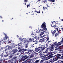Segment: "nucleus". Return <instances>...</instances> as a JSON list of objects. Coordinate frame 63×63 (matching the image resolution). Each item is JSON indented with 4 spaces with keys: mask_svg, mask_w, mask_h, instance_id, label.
Wrapping results in <instances>:
<instances>
[{
    "mask_svg": "<svg viewBox=\"0 0 63 63\" xmlns=\"http://www.w3.org/2000/svg\"><path fill=\"white\" fill-rule=\"evenodd\" d=\"M62 41L58 42L57 43V42H54L53 44L54 45H53L52 44L50 45V46L51 47L50 48V50L51 51H53V48H54V47L55 46H56V47H59V46L61 45L62 44H63V37L62 39Z\"/></svg>",
    "mask_w": 63,
    "mask_h": 63,
    "instance_id": "obj_1",
    "label": "nucleus"
},
{
    "mask_svg": "<svg viewBox=\"0 0 63 63\" xmlns=\"http://www.w3.org/2000/svg\"><path fill=\"white\" fill-rule=\"evenodd\" d=\"M41 27V28H43V31L47 30V28H46V24L45 22H44V23L42 24Z\"/></svg>",
    "mask_w": 63,
    "mask_h": 63,
    "instance_id": "obj_2",
    "label": "nucleus"
},
{
    "mask_svg": "<svg viewBox=\"0 0 63 63\" xmlns=\"http://www.w3.org/2000/svg\"><path fill=\"white\" fill-rule=\"evenodd\" d=\"M46 47H45V45H42L41 46V47H42V49H41V50L39 51V52L40 53V52H41V51H42L43 50H44V49H46V48H47V47H48V45L46 44Z\"/></svg>",
    "mask_w": 63,
    "mask_h": 63,
    "instance_id": "obj_3",
    "label": "nucleus"
},
{
    "mask_svg": "<svg viewBox=\"0 0 63 63\" xmlns=\"http://www.w3.org/2000/svg\"><path fill=\"white\" fill-rule=\"evenodd\" d=\"M56 31L54 30L53 32H52V31H51V33H52V36H54L55 35L54 37H56V38L58 36V35H59V33H56L55 34V33H56Z\"/></svg>",
    "mask_w": 63,
    "mask_h": 63,
    "instance_id": "obj_4",
    "label": "nucleus"
},
{
    "mask_svg": "<svg viewBox=\"0 0 63 63\" xmlns=\"http://www.w3.org/2000/svg\"><path fill=\"white\" fill-rule=\"evenodd\" d=\"M20 44H21V43H19L18 44L16 45V51H17L18 50H19L20 49V47H19V46H20L21 45H20Z\"/></svg>",
    "mask_w": 63,
    "mask_h": 63,
    "instance_id": "obj_5",
    "label": "nucleus"
},
{
    "mask_svg": "<svg viewBox=\"0 0 63 63\" xmlns=\"http://www.w3.org/2000/svg\"><path fill=\"white\" fill-rule=\"evenodd\" d=\"M44 61V60H42V58L41 59L39 60H36L35 61V63H42Z\"/></svg>",
    "mask_w": 63,
    "mask_h": 63,
    "instance_id": "obj_6",
    "label": "nucleus"
},
{
    "mask_svg": "<svg viewBox=\"0 0 63 63\" xmlns=\"http://www.w3.org/2000/svg\"><path fill=\"white\" fill-rule=\"evenodd\" d=\"M42 47L41 46V47H39L38 48H36L35 49V51H36V52H38L41 49H42Z\"/></svg>",
    "mask_w": 63,
    "mask_h": 63,
    "instance_id": "obj_7",
    "label": "nucleus"
},
{
    "mask_svg": "<svg viewBox=\"0 0 63 63\" xmlns=\"http://www.w3.org/2000/svg\"><path fill=\"white\" fill-rule=\"evenodd\" d=\"M32 42V39L31 38H30L29 39L25 41V42H24V44L25 43H29V42Z\"/></svg>",
    "mask_w": 63,
    "mask_h": 63,
    "instance_id": "obj_8",
    "label": "nucleus"
},
{
    "mask_svg": "<svg viewBox=\"0 0 63 63\" xmlns=\"http://www.w3.org/2000/svg\"><path fill=\"white\" fill-rule=\"evenodd\" d=\"M45 38H44L42 39H40L39 40V43L40 42L41 43H43L45 41Z\"/></svg>",
    "mask_w": 63,
    "mask_h": 63,
    "instance_id": "obj_9",
    "label": "nucleus"
},
{
    "mask_svg": "<svg viewBox=\"0 0 63 63\" xmlns=\"http://www.w3.org/2000/svg\"><path fill=\"white\" fill-rule=\"evenodd\" d=\"M49 49V48H48L46 49V50L45 51V52H43V53H47L48 52V49Z\"/></svg>",
    "mask_w": 63,
    "mask_h": 63,
    "instance_id": "obj_10",
    "label": "nucleus"
},
{
    "mask_svg": "<svg viewBox=\"0 0 63 63\" xmlns=\"http://www.w3.org/2000/svg\"><path fill=\"white\" fill-rule=\"evenodd\" d=\"M39 55L40 56V57H44V55L43 53H40L39 54Z\"/></svg>",
    "mask_w": 63,
    "mask_h": 63,
    "instance_id": "obj_11",
    "label": "nucleus"
},
{
    "mask_svg": "<svg viewBox=\"0 0 63 63\" xmlns=\"http://www.w3.org/2000/svg\"><path fill=\"white\" fill-rule=\"evenodd\" d=\"M59 25H58L57 23L55 24V25L53 26L54 28H55V27H56L57 26H58Z\"/></svg>",
    "mask_w": 63,
    "mask_h": 63,
    "instance_id": "obj_12",
    "label": "nucleus"
},
{
    "mask_svg": "<svg viewBox=\"0 0 63 63\" xmlns=\"http://www.w3.org/2000/svg\"><path fill=\"white\" fill-rule=\"evenodd\" d=\"M42 31H41L40 32V34H41L40 35V36H42V35H43V34H44V33H45V32H44H44H42Z\"/></svg>",
    "mask_w": 63,
    "mask_h": 63,
    "instance_id": "obj_13",
    "label": "nucleus"
},
{
    "mask_svg": "<svg viewBox=\"0 0 63 63\" xmlns=\"http://www.w3.org/2000/svg\"><path fill=\"white\" fill-rule=\"evenodd\" d=\"M30 48H29V51H30V52H34V50H33V49L32 50L31 49H30Z\"/></svg>",
    "mask_w": 63,
    "mask_h": 63,
    "instance_id": "obj_14",
    "label": "nucleus"
},
{
    "mask_svg": "<svg viewBox=\"0 0 63 63\" xmlns=\"http://www.w3.org/2000/svg\"><path fill=\"white\" fill-rule=\"evenodd\" d=\"M44 31V30H42V29H40V30L39 31H37L36 32V33H39V32H40L41 31Z\"/></svg>",
    "mask_w": 63,
    "mask_h": 63,
    "instance_id": "obj_15",
    "label": "nucleus"
},
{
    "mask_svg": "<svg viewBox=\"0 0 63 63\" xmlns=\"http://www.w3.org/2000/svg\"><path fill=\"white\" fill-rule=\"evenodd\" d=\"M25 48H26V49H27L28 48V44H27H27H26L25 45Z\"/></svg>",
    "mask_w": 63,
    "mask_h": 63,
    "instance_id": "obj_16",
    "label": "nucleus"
},
{
    "mask_svg": "<svg viewBox=\"0 0 63 63\" xmlns=\"http://www.w3.org/2000/svg\"><path fill=\"white\" fill-rule=\"evenodd\" d=\"M24 49L22 51V54H23L24 53V52L25 51H26V50H27V49Z\"/></svg>",
    "mask_w": 63,
    "mask_h": 63,
    "instance_id": "obj_17",
    "label": "nucleus"
},
{
    "mask_svg": "<svg viewBox=\"0 0 63 63\" xmlns=\"http://www.w3.org/2000/svg\"><path fill=\"white\" fill-rule=\"evenodd\" d=\"M24 49L22 51V54H23L24 53V52L25 51H26V50H27V49Z\"/></svg>",
    "mask_w": 63,
    "mask_h": 63,
    "instance_id": "obj_18",
    "label": "nucleus"
},
{
    "mask_svg": "<svg viewBox=\"0 0 63 63\" xmlns=\"http://www.w3.org/2000/svg\"><path fill=\"white\" fill-rule=\"evenodd\" d=\"M28 0H24V2H25L24 4L25 5H26V3H27V2H28Z\"/></svg>",
    "mask_w": 63,
    "mask_h": 63,
    "instance_id": "obj_19",
    "label": "nucleus"
},
{
    "mask_svg": "<svg viewBox=\"0 0 63 63\" xmlns=\"http://www.w3.org/2000/svg\"><path fill=\"white\" fill-rule=\"evenodd\" d=\"M13 53H12L13 54H14L15 52H16V49H14L13 50Z\"/></svg>",
    "mask_w": 63,
    "mask_h": 63,
    "instance_id": "obj_20",
    "label": "nucleus"
},
{
    "mask_svg": "<svg viewBox=\"0 0 63 63\" xmlns=\"http://www.w3.org/2000/svg\"><path fill=\"white\" fill-rule=\"evenodd\" d=\"M35 12H36H36L37 13V14H40V10H39L38 12L36 10H35Z\"/></svg>",
    "mask_w": 63,
    "mask_h": 63,
    "instance_id": "obj_21",
    "label": "nucleus"
},
{
    "mask_svg": "<svg viewBox=\"0 0 63 63\" xmlns=\"http://www.w3.org/2000/svg\"><path fill=\"white\" fill-rule=\"evenodd\" d=\"M6 55H4V57H7V56H8V52H6Z\"/></svg>",
    "mask_w": 63,
    "mask_h": 63,
    "instance_id": "obj_22",
    "label": "nucleus"
},
{
    "mask_svg": "<svg viewBox=\"0 0 63 63\" xmlns=\"http://www.w3.org/2000/svg\"><path fill=\"white\" fill-rule=\"evenodd\" d=\"M4 35H5V38L6 39H7V38H9L8 36H7V34H5Z\"/></svg>",
    "mask_w": 63,
    "mask_h": 63,
    "instance_id": "obj_23",
    "label": "nucleus"
},
{
    "mask_svg": "<svg viewBox=\"0 0 63 63\" xmlns=\"http://www.w3.org/2000/svg\"><path fill=\"white\" fill-rule=\"evenodd\" d=\"M19 40L20 41H21V42H24V41H25V40L24 39H19Z\"/></svg>",
    "mask_w": 63,
    "mask_h": 63,
    "instance_id": "obj_24",
    "label": "nucleus"
},
{
    "mask_svg": "<svg viewBox=\"0 0 63 63\" xmlns=\"http://www.w3.org/2000/svg\"><path fill=\"white\" fill-rule=\"evenodd\" d=\"M47 9V7H46L45 6L43 7V10H46Z\"/></svg>",
    "mask_w": 63,
    "mask_h": 63,
    "instance_id": "obj_25",
    "label": "nucleus"
},
{
    "mask_svg": "<svg viewBox=\"0 0 63 63\" xmlns=\"http://www.w3.org/2000/svg\"><path fill=\"white\" fill-rule=\"evenodd\" d=\"M4 41H3V40H1V41H0V43H2V44L4 43Z\"/></svg>",
    "mask_w": 63,
    "mask_h": 63,
    "instance_id": "obj_26",
    "label": "nucleus"
},
{
    "mask_svg": "<svg viewBox=\"0 0 63 63\" xmlns=\"http://www.w3.org/2000/svg\"><path fill=\"white\" fill-rule=\"evenodd\" d=\"M56 23L57 24H58L59 25V24H60V22L59 21L58 22V21H57L56 22Z\"/></svg>",
    "mask_w": 63,
    "mask_h": 63,
    "instance_id": "obj_27",
    "label": "nucleus"
},
{
    "mask_svg": "<svg viewBox=\"0 0 63 63\" xmlns=\"http://www.w3.org/2000/svg\"><path fill=\"white\" fill-rule=\"evenodd\" d=\"M31 57H33L34 56V54H32L31 55Z\"/></svg>",
    "mask_w": 63,
    "mask_h": 63,
    "instance_id": "obj_28",
    "label": "nucleus"
},
{
    "mask_svg": "<svg viewBox=\"0 0 63 63\" xmlns=\"http://www.w3.org/2000/svg\"><path fill=\"white\" fill-rule=\"evenodd\" d=\"M8 47V48H7V49H9L10 48V46H6V47Z\"/></svg>",
    "mask_w": 63,
    "mask_h": 63,
    "instance_id": "obj_29",
    "label": "nucleus"
},
{
    "mask_svg": "<svg viewBox=\"0 0 63 63\" xmlns=\"http://www.w3.org/2000/svg\"><path fill=\"white\" fill-rule=\"evenodd\" d=\"M33 43H34V44L35 45V44H37V42H36V41H33L32 42Z\"/></svg>",
    "mask_w": 63,
    "mask_h": 63,
    "instance_id": "obj_30",
    "label": "nucleus"
},
{
    "mask_svg": "<svg viewBox=\"0 0 63 63\" xmlns=\"http://www.w3.org/2000/svg\"><path fill=\"white\" fill-rule=\"evenodd\" d=\"M29 53V51L28 52H25V54H28Z\"/></svg>",
    "mask_w": 63,
    "mask_h": 63,
    "instance_id": "obj_31",
    "label": "nucleus"
},
{
    "mask_svg": "<svg viewBox=\"0 0 63 63\" xmlns=\"http://www.w3.org/2000/svg\"><path fill=\"white\" fill-rule=\"evenodd\" d=\"M21 48H20V49H19V50L18 51H19V52H20L21 51H22L23 49H21Z\"/></svg>",
    "mask_w": 63,
    "mask_h": 63,
    "instance_id": "obj_32",
    "label": "nucleus"
},
{
    "mask_svg": "<svg viewBox=\"0 0 63 63\" xmlns=\"http://www.w3.org/2000/svg\"><path fill=\"white\" fill-rule=\"evenodd\" d=\"M13 59L14 60H16V57H13Z\"/></svg>",
    "mask_w": 63,
    "mask_h": 63,
    "instance_id": "obj_33",
    "label": "nucleus"
},
{
    "mask_svg": "<svg viewBox=\"0 0 63 63\" xmlns=\"http://www.w3.org/2000/svg\"><path fill=\"white\" fill-rule=\"evenodd\" d=\"M34 43L33 44H31V46H31V47H34Z\"/></svg>",
    "mask_w": 63,
    "mask_h": 63,
    "instance_id": "obj_34",
    "label": "nucleus"
},
{
    "mask_svg": "<svg viewBox=\"0 0 63 63\" xmlns=\"http://www.w3.org/2000/svg\"><path fill=\"white\" fill-rule=\"evenodd\" d=\"M45 36H46V35H43V36L40 37V38H43V37H45Z\"/></svg>",
    "mask_w": 63,
    "mask_h": 63,
    "instance_id": "obj_35",
    "label": "nucleus"
},
{
    "mask_svg": "<svg viewBox=\"0 0 63 63\" xmlns=\"http://www.w3.org/2000/svg\"><path fill=\"white\" fill-rule=\"evenodd\" d=\"M19 59H17L16 60V61L17 62V63H18V61H19Z\"/></svg>",
    "mask_w": 63,
    "mask_h": 63,
    "instance_id": "obj_36",
    "label": "nucleus"
},
{
    "mask_svg": "<svg viewBox=\"0 0 63 63\" xmlns=\"http://www.w3.org/2000/svg\"><path fill=\"white\" fill-rule=\"evenodd\" d=\"M30 4H28L27 5V8H28V7H30Z\"/></svg>",
    "mask_w": 63,
    "mask_h": 63,
    "instance_id": "obj_37",
    "label": "nucleus"
},
{
    "mask_svg": "<svg viewBox=\"0 0 63 63\" xmlns=\"http://www.w3.org/2000/svg\"><path fill=\"white\" fill-rule=\"evenodd\" d=\"M3 53H2L1 54L0 56H1V58L3 57Z\"/></svg>",
    "mask_w": 63,
    "mask_h": 63,
    "instance_id": "obj_38",
    "label": "nucleus"
},
{
    "mask_svg": "<svg viewBox=\"0 0 63 63\" xmlns=\"http://www.w3.org/2000/svg\"><path fill=\"white\" fill-rule=\"evenodd\" d=\"M55 0H51V2H55Z\"/></svg>",
    "mask_w": 63,
    "mask_h": 63,
    "instance_id": "obj_39",
    "label": "nucleus"
},
{
    "mask_svg": "<svg viewBox=\"0 0 63 63\" xmlns=\"http://www.w3.org/2000/svg\"><path fill=\"white\" fill-rule=\"evenodd\" d=\"M8 62L9 63H12V61L9 60L8 61Z\"/></svg>",
    "mask_w": 63,
    "mask_h": 63,
    "instance_id": "obj_40",
    "label": "nucleus"
},
{
    "mask_svg": "<svg viewBox=\"0 0 63 63\" xmlns=\"http://www.w3.org/2000/svg\"><path fill=\"white\" fill-rule=\"evenodd\" d=\"M2 50H3V47H1L0 49V51H1Z\"/></svg>",
    "mask_w": 63,
    "mask_h": 63,
    "instance_id": "obj_41",
    "label": "nucleus"
},
{
    "mask_svg": "<svg viewBox=\"0 0 63 63\" xmlns=\"http://www.w3.org/2000/svg\"><path fill=\"white\" fill-rule=\"evenodd\" d=\"M63 56H62L60 58V59H62L63 58Z\"/></svg>",
    "mask_w": 63,
    "mask_h": 63,
    "instance_id": "obj_42",
    "label": "nucleus"
},
{
    "mask_svg": "<svg viewBox=\"0 0 63 63\" xmlns=\"http://www.w3.org/2000/svg\"><path fill=\"white\" fill-rule=\"evenodd\" d=\"M37 36H35L34 37V39H37Z\"/></svg>",
    "mask_w": 63,
    "mask_h": 63,
    "instance_id": "obj_43",
    "label": "nucleus"
},
{
    "mask_svg": "<svg viewBox=\"0 0 63 63\" xmlns=\"http://www.w3.org/2000/svg\"><path fill=\"white\" fill-rule=\"evenodd\" d=\"M13 55H12V54H11V55H10V57H13Z\"/></svg>",
    "mask_w": 63,
    "mask_h": 63,
    "instance_id": "obj_44",
    "label": "nucleus"
},
{
    "mask_svg": "<svg viewBox=\"0 0 63 63\" xmlns=\"http://www.w3.org/2000/svg\"><path fill=\"white\" fill-rule=\"evenodd\" d=\"M3 60L2 59H0V61H1L0 62V63H1L2 62V60Z\"/></svg>",
    "mask_w": 63,
    "mask_h": 63,
    "instance_id": "obj_45",
    "label": "nucleus"
},
{
    "mask_svg": "<svg viewBox=\"0 0 63 63\" xmlns=\"http://www.w3.org/2000/svg\"><path fill=\"white\" fill-rule=\"evenodd\" d=\"M51 27H53V26H52V24H51Z\"/></svg>",
    "mask_w": 63,
    "mask_h": 63,
    "instance_id": "obj_46",
    "label": "nucleus"
},
{
    "mask_svg": "<svg viewBox=\"0 0 63 63\" xmlns=\"http://www.w3.org/2000/svg\"><path fill=\"white\" fill-rule=\"evenodd\" d=\"M43 2H44V3H46V2H47V1H43Z\"/></svg>",
    "mask_w": 63,
    "mask_h": 63,
    "instance_id": "obj_47",
    "label": "nucleus"
},
{
    "mask_svg": "<svg viewBox=\"0 0 63 63\" xmlns=\"http://www.w3.org/2000/svg\"><path fill=\"white\" fill-rule=\"evenodd\" d=\"M31 34L32 35V36H33V35H34V34L33 33H31Z\"/></svg>",
    "mask_w": 63,
    "mask_h": 63,
    "instance_id": "obj_48",
    "label": "nucleus"
},
{
    "mask_svg": "<svg viewBox=\"0 0 63 63\" xmlns=\"http://www.w3.org/2000/svg\"><path fill=\"white\" fill-rule=\"evenodd\" d=\"M55 29H56L57 30H58V29L57 28H55Z\"/></svg>",
    "mask_w": 63,
    "mask_h": 63,
    "instance_id": "obj_49",
    "label": "nucleus"
},
{
    "mask_svg": "<svg viewBox=\"0 0 63 63\" xmlns=\"http://www.w3.org/2000/svg\"><path fill=\"white\" fill-rule=\"evenodd\" d=\"M11 41H9L8 42V44H9V43H11Z\"/></svg>",
    "mask_w": 63,
    "mask_h": 63,
    "instance_id": "obj_50",
    "label": "nucleus"
},
{
    "mask_svg": "<svg viewBox=\"0 0 63 63\" xmlns=\"http://www.w3.org/2000/svg\"><path fill=\"white\" fill-rule=\"evenodd\" d=\"M2 18V16H1V15L0 16V18Z\"/></svg>",
    "mask_w": 63,
    "mask_h": 63,
    "instance_id": "obj_51",
    "label": "nucleus"
},
{
    "mask_svg": "<svg viewBox=\"0 0 63 63\" xmlns=\"http://www.w3.org/2000/svg\"><path fill=\"white\" fill-rule=\"evenodd\" d=\"M63 61H62L61 62H60V63H63Z\"/></svg>",
    "mask_w": 63,
    "mask_h": 63,
    "instance_id": "obj_52",
    "label": "nucleus"
},
{
    "mask_svg": "<svg viewBox=\"0 0 63 63\" xmlns=\"http://www.w3.org/2000/svg\"><path fill=\"white\" fill-rule=\"evenodd\" d=\"M63 51H62V52H60V53H63Z\"/></svg>",
    "mask_w": 63,
    "mask_h": 63,
    "instance_id": "obj_53",
    "label": "nucleus"
},
{
    "mask_svg": "<svg viewBox=\"0 0 63 63\" xmlns=\"http://www.w3.org/2000/svg\"><path fill=\"white\" fill-rule=\"evenodd\" d=\"M38 0V2H39V1H40L41 0Z\"/></svg>",
    "mask_w": 63,
    "mask_h": 63,
    "instance_id": "obj_54",
    "label": "nucleus"
},
{
    "mask_svg": "<svg viewBox=\"0 0 63 63\" xmlns=\"http://www.w3.org/2000/svg\"><path fill=\"white\" fill-rule=\"evenodd\" d=\"M46 56H47V55H48V54L47 53L46 54Z\"/></svg>",
    "mask_w": 63,
    "mask_h": 63,
    "instance_id": "obj_55",
    "label": "nucleus"
},
{
    "mask_svg": "<svg viewBox=\"0 0 63 63\" xmlns=\"http://www.w3.org/2000/svg\"><path fill=\"white\" fill-rule=\"evenodd\" d=\"M61 30H62V31H63V28H62L61 29Z\"/></svg>",
    "mask_w": 63,
    "mask_h": 63,
    "instance_id": "obj_56",
    "label": "nucleus"
},
{
    "mask_svg": "<svg viewBox=\"0 0 63 63\" xmlns=\"http://www.w3.org/2000/svg\"><path fill=\"white\" fill-rule=\"evenodd\" d=\"M16 36L18 38V37H19V36H18V35H17Z\"/></svg>",
    "mask_w": 63,
    "mask_h": 63,
    "instance_id": "obj_57",
    "label": "nucleus"
},
{
    "mask_svg": "<svg viewBox=\"0 0 63 63\" xmlns=\"http://www.w3.org/2000/svg\"><path fill=\"white\" fill-rule=\"evenodd\" d=\"M49 39V38H48L47 39V41H48V40Z\"/></svg>",
    "mask_w": 63,
    "mask_h": 63,
    "instance_id": "obj_58",
    "label": "nucleus"
},
{
    "mask_svg": "<svg viewBox=\"0 0 63 63\" xmlns=\"http://www.w3.org/2000/svg\"><path fill=\"white\" fill-rule=\"evenodd\" d=\"M29 28H32V27H31V26H30L29 27Z\"/></svg>",
    "mask_w": 63,
    "mask_h": 63,
    "instance_id": "obj_59",
    "label": "nucleus"
},
{
    "mask_svg": "<svg viewBox=\"0 0 63 63\" xmlns=\"http://www.w3.org/2000/svg\"><path fill=\"white\" fill-rule=\"evenodd\" d=\"M48 1H50V2H51V0H48Z\"/></svg>",
    "mask_w": 63,
    "mask_h": 63,
    "instance_id": "obj_60",
    "label": "nucleus"
},
{
    "mask_svg": "<svg viewBox=\"0 0 63 63\" xmlns=\"http://www.w3.org/2000/svg\"><path fill=\"white\" fill-rule=\"evenodd\" d=\"M5 63H8V62L7 61L5 62Z\"/></svg>",
    "mask_w": 63,
    "mask_h": 63,
    "instance_id": "obj_61",
    "label": "nucleus"
},
{
    "mask_svg": "<svg viewBox=\"0 0 63 63\" xmlns=\"http://www.w3.org/2000/svg\"><path fill=\"white\" fill-rule=\"evenodd\" d=\"M57 31H58V33H59V31H58V30H57Z\"/></svg>",
    "mask_w": 63,
    "mask_h": 63,
    "instance_id": "obj_62",
    "label": "nucleus"
},
{
    "mask_svg": "<svg viewBox=\"0 0 63 63\" xmlns=\"http://www.w3.org/2000/svg\"><path fill=\"white\" fill-rule=\"evenodd\" d=\"M53 22L52 21V23H51L52 24H53Z\"/></svg>",
    "mask_w": 63,
    "mask_h": 63,
    "instance_id": "obj_63",
    "label": "nucleus"
},
{
    "mask_svg": "<svg viewBox=\"0 0 63 63\" xmlns=\"http://www.w3.org/2000/svg\"><path fill=\"white\" fill-rule=\"evenodd\" d=\"M34 38H32L33 41H34Z\"/></svg>",
    "mask_w": 63,
    "mask_h": 63,
    "instance_id": "obj_64",
    "label": "nucleus"
}]
</instances>
